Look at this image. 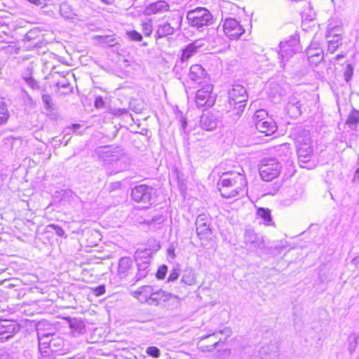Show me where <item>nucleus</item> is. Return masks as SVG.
Returning <instances> with one entry per match:
<instances>
[{
  "mask_svg": "<svg viewBox=\"0 0 359 359\" xmlns=\"http://www.w3.org/2000/svg\"><path fill=\"white\" fill-rule=\"evenodd\" d=\"M280 51L278 53L281 58V66L284 67L285 61H287L292 55L299 50V40L296 36H292L289 41L280 42Z\"/></svg>",
  "mask_w": 359,
  "mask_h": 359,
  "instance_id": "9d476101",
  "label": "nucleus"
},
{
  "mask_svg": "<svg viewBox=\"0 0 359 359\" xmlns=\"http://www.w3.org/2000/svg\"><path fill=\"white\" fill-rule=\"evenodd\" d=\"M127 157L124 154L120 155V156H116L112 155L109 161L116 165V172H118L121 170L125 169L128 166Z\"/></svg>",
  "mask_w": 359,
  "mask_h": 359,
  "instance_id": "c85d7f7f",
  "label": "nucleus"
},
{
  "mask_svg": "<svg viewBox=\"0 0 359 359\" xmlns=\"http://www.w3.org/2000/svg\"><path fill=\"white\" fill-rule=\"evenodd\" d=\"M130 195L132 199L137 203L152 204L155 202L156 191L150 186L137 185L132 189Z\"/></svg>",
  "mask_w": 359,
  "mask_h": 359,
  "instance_id": "6e6552de",
  "label": "nucleus"
},
{
  "mask_svg": "<svg viewBox=\"0 0 359 359\" xmlns=\"http://www.w3.org/2000/svg\"><path fill=\"white\" fill-rule=\"evenodd\" d=\"M271 88V94H279L281 95V91L280 90L279 86L275 82L271 81L269 84Z\"/></svg>",
  "mask_w": 359,
  "mask_h": 359,
  "instance_id": "3c124183",
  "label": "nucleus"
},
{
  "mask_svg": "<svg viewBox=\"0 0 359 359\" xmlns=\"http://www.w3.org/2000/svg\"><path fill=\"white\" fill-rule=\"evenodd\" d=\"M130 109L137 114L141 113L143 106L142 103H136V101H131L129 104Z\"/></svg>",
  "mask_w": 359,
  "mask_h": 359,
  "instance_id": "49530a36",
  "label": "nucleus"
},
{
  "mask_svg": "<svg viewBox=\"0 0 359 359\" xmlns=\"http://www.w3.org/2000/svg\"><path fill=\"white\" fill-rule=\"evenodd\" d=\"M20 325L16 322L0 319V341H4L12 338L20 331Z\"/></svg>",
  "mask_w": 359,
  "mask_h": 359,
  "instance_id": "2eb2a0df",
  "label": "nucleus"
},
{
  "mask_svg": "<svg viewBox=\"0 0 359 359\" xmlns=\"http://www.w3.org/2000/svg\"><path fill=\"white\" fill-rule=\"evenodd\" d=\"M231 334V328L225 327L222 330H216L212 334L202 336L199 341L200 349L203 352L212 351L219 347L221 344H224Z\"/></svg>",
  "mask_w": 359,
  "mask_h": 359,
  "instance_id": "7ed1b4c3",
  "label": "nucleus"
},
{
  "mask_svg": "<svg viewBox=\"0 0 359 359\" xmlns=\"http://www.w3.org/2000/svg\"><path fill=\"white\" fill-rule=\"evenodd\" d=\"M9 117V114L4 102L0 103V126L4 125Z\"/></svg>",
  "mask_w": 359,
  "mask_h": 359,
  "instance_id": "c9c22d12",
  "label": "nucleus"
},
{
  "mask_svg": "<svg viewBox=\"0 0 359 359\" xmlns=\"http://www.w3.org/2000/svg\"><path fill=\"white\" fill-rule=\"evenodd\" d=\"M57 86L61 88H68L69 86V83L68 82H58Z\"/></svg>",
  "mask_w": 359,
  "mask_h": 359,
  "instance_id": "338daca9",
  "label": "nucleus"
},
{
  "mask_svg": "<svg viewBox=\"0 0 359 359\" xmlns=\"http://www.w3.org/2000/svg\"><path fill=\"white\" fill-rule=\"evenodd\" d=\"M35 33L34 31L33 30H31L29 32H28L26 34H25V39L27 40V41H30L32 39L34 38V34Z\"/></svg>",
  "mask_w": 359,
  "mask_h": 359,
  "instance_id": "0e129e2a",
  "label": "nucleus"
},
{
  "mask_svg": "<svg viewBox=\"0 0 359 359\" xmlns=\"http://www.w3.org/2000/svg\"><path fill=\"white\" fill-rule=\"evenodd\" d=\"M169 5L165 1H158L154 3L149 4L145 8V13L147 15H154L168 11Z\"/></svg>",
  "mask_w": 359,
  "mask_h": 359,
  "instance_id": "b1692460",
  "label": "nucleus"
},
{
  "mask_svg": "<svg viewBox=\"0 0 359 359\" xmlns=\"http://www.w3.org/2000/svg\"><path fill=\"white\" fill-rule=\"evenodd\" d=\"M182 15L179 13L171 14L167 20L158 26L155 34L156 39L172 35L181 27Z\"/></svg>",
  "mask_w": 359,
  "mask_h": 359,
  "instance_id": "423d86ee",
  "label": "nucleus"
},
{
  "mask_svg": "<svg viewBox=\"0 0 359 359\" xmlns=\"http://www.w3.org/2000/svg\"><path fill=\"white\" fill-rule=\"evenodd\" d=\"M60 13L65 19H74L76 14L73 12L72 7L67 3H62L60 6Z\"/></svg>",
  "mask_w": 359,
  "mask_h": 359,
  "instance_id": "2f4dec72",
  "label": "nucleus"
},
{
  "mask_svg": "<svg viewBox=\"0 0 359 359\" xmlns=\"http://www.w3.org/2000/svg\"><path fill=\"white\" fill-rule=\"evenodd\" d=\"M219 357H221V356L227 357L231 354V350L229 348H225V349L222 350V351H219Z\"/></svg>",
  "mask_w": 359,
  "mask_h": 359,
  "instance_id": "e2e57ef3",
  "label": "nucleus"
},
{
  "mask_svg": "<svg viewBox=\"0 0 359 359\" xmlns=\"http://www.w3.org/2000/svg\"><path fill=\"white\" fill-rule=\"evenodd\" d=\"M47 231L51 232L53 231H55V234L59 236H63L65 235V231L58 225L51 224L46 226Z\"/></svg>",
  "mask_w": 359,
  "mask_h": 359,
  "instance_id": "ea45409f",
  "label": "nucleus"
},
{
  "mask_svg": "<svg viewBox=\"0 0 359 359\" xmlns=\"http://www.w3.org/2000/svg\"><path fill=\"white\" fill-rule=\"evenodd\" d=\"M359 122V111L356 109H353L349 114L348 118L346 121V123L351 128V129H355L357 126L358 123Z\"/></svg>",
  "mask_w": 359,
  "mask_h": 359,
  "instance_id": "473e14b6",
  "label": "nucleus"
},
{
  "mask_svg": "<svg viewBox=\"0 0 359 359\" xmlns=\"http://www.w3.org/2000/svg\"><path fill=\"white\" fill-rule=\"evenodd\" d=\"M27 1L36 6H40L41 4V0H27Z\"/></svg>",
  "mask_w": 359,
  "mask_h": 359,
  "instance_id": "774afa93",
  "label": "nucleus"
},
{
  "mask_svg": "<svg viewBox=\"0 0 359 359\" xmlns=\"http://www.w3.org/2000/svg\"><path fill=\"white\" fill-rule=\"evenodd\" d=\"M142 31L144 34L146 36H149L152 33V26L149 23H143L142 24Z\"/></svg>",
  "mask_w": 359,
  "mask_h": 359,
  "instance_id": "603ef678",
  "label": "nucleus"
},
{
  "mask_svg": "<svg viewBox=\"0 0 359 359\" xmlns=\"http://www.w3.org/2000/svg\"><path fill=\"white\" fill-rule=\"evenodd\" d=\"M323 59V54L315 55L314 57H310L308 58L309 62L314 65H317L322 62Z\"/></svg>",
  "mask_w": 359,
  "mask_h": 359,
  "instance_id": "8fccbe9b",
  "label": "nucleus"
},
{
  "mask_svg": "<svg viewBox=\"0 0 359 359\" xmlns=\"http://www.w3.org/2000/svg\"><path fill=\"white\" fill-rule=\"evenodd\" d=\"M229 102L233 109L231 116L238 119L245 108L248 95L245 88L241 84H233L228 91Z\"/></svg>",
  "mask_w": 359,
  "mask_h": 359,
  "instance_id": "f03ea898",
  "label": "nucleus"
},
{
  "mask_svg": "<svg viewBox=\"0 0 359 359\" xmlns=\"http://www.w3.org/2000/svg\"><path fill=\"white\" fill-rule=\"evenodd\" d=\"M243 239L245 248L249 250L258 252L265 247L263 237L257 234L252 229H247L245 231Z\"/></svg>",
  "mask_w": 359,
  "mask_h": 359,
  "instance_id": "f8f14e48",
  "label": "nucleus"
},
{
  "mask_svg": "<svg viewBox=\"0 0 359 359\" xmlns=\"http://www.w3.org/2000/svg\"><path fill=\"white\" fill-rule=\"evenodd\" d=\"M105 292V287L104 285H99L94 289V294L96 296H100Z\"/></svg>",
  "mask_w": 359,
  "mask_h": 359,
  "instance_id": "4d7b16f0",
  "label": "nucleus"
},
{
  "mask_svg": "<svg viewBox=\"0 0 359 359\" xmlns=\"http://www.w3.org/2000/svg\"><path fill=\"white\" fill-rule=\"evenodd\" d=\"M104 105V102L101 97H98L95 99V106L96 108H102Z\"/></svg>",
  "mask_w": 359,
  "mask_h": 359,
  "instance_id": "bf43d9fd",
  "label": "nucleus"
},
{
  "mask_svg": "<svg viewBox=\"0 0 359 359\" xmlns=\"http://www.w3.org/2000/svg\"><path fill=\"white\" fill-rule=\"evenodd\" d=\"M301 96L298 95H292L289 97L288 102L286 104L285 109L288 113V114L294 118L298 117L302 114V100Z\"/></svg>",
  "mask_w": 359,
  "mask_h": 359,
  "instance_id": "6ab92c4d",
  "label": "nucleus"
},
{
  "mask_svg": "<svg viewBox=\"0 0 359 359\" xmlns=\"http://www.w3.org/2000/svg\"><path fill=\"white\" fill-rule=\"evenodd\" d=\"M297 154L299 165L302 168L306 167L304 164L311 161L313 154L311 138L309 133H306L304 135L297 137Z\"/></svg>",
  "mask_w": 359,
  "mask_h": 359,
  "instance_id": "39448f33",
  "label": "nucleus"
},
{
  "mask_svg": "<svg viewBox=\"0 0 359 359\" xmlns=\"http://www.w3.org/2000/svg\"><path fill=\"white\" fill-rule=\"evenodd\" d=\"M323 54V51L321 48H318L317 49L307 48L306 49V55L307 57H314L315 55H322Z\"/></svg>",
  "mask_w": 359,
  "mask_h": 359,
  "instance_id": "09e8293b",
  "label": "nucleus"
},
{
  "mask_svg": "<svg viewBox=\"0 0 359 359\" xmlns=\"http://www.w3.org/2000/svg\"><path fill=\"white\" fill-rule=\"evenodd\" d=\"M180 128L184 131V133H187L186 128L187 126V119L184 116H180Z\"/></svg>",
  "mask_w": 359,
  "mask_h": 359,
  "instance_id": "13d9d810",
  "label": "nucleus"
},
{
  "mask_svg": "<svg viewBox=\"0 0 359 359\" xmlns=\"http://www.w3.org/2000/svg\"><path fill=\"white\" fill-rule=\"evenodd\" d=\"M150 250H137L135 252V259L137 265V272L135 276V282L145 278L149 272L150 266Z\"/></svg>",
  "mask_w": 359,
  "mask_h": 359,
  "instance_id": "1a4fd4ad",
  "label": "nucleus"
},
{
  "mask_svg": "<svg viewBox=\"0 0 359 359\" xmlns=\"http://www.w3.org/2000/svg\"><path fill=\"white\" fill-rule=\"evenodd\" d=\"M154 290V288L150 285H144L135 292L134 296L140 301L149 304Z\"/></svg>",
  "mask_w": 359,
  "mask_h": 359,
  "instance_id": "a878e982",
  "label": "nucleus"
},
{
  "mask_svg": "<svg viewBox=\"0 0 359 359\" xmlns=\"http://www.w3.org/2000/svg\"><path fill=\"white\" fill-rule=\"evenodd\" d=\"M213 87L211 84L205 83L196 94L195 102L197 107H212L215 103V98L212 96Z\"/></svg>",
  "mask_w": 359,
  "mask_h": 359,
  "instance_id": "9b49d317",
  "label": "nucleus"
},
{
  "mask_svg": "<svg viewBox=\"0 0 359 359\" xmlns=\"http://www.w3.org/2000/svg\"><path fill=\"white\" fill-rule=\"evenodd\" d=\"M318 48H320V44L318 42L315 41H313L311 43V44L309 45V46L308 47V48H312V49H317Z\"/></svg>",
  "mask_w": 359,
  "mask_h": 359,
  "instance_id": "69168bd1",
  "label": "nucleus"
},
{
  "mask_svg": "<svg viewBox=\"0 0 359 359\" xmlns=\"http://www.w3.org/2000/svg\"><path fill=\"white\" fill-rule=\"evenodd\" d=\"M167 252L168 256L172 259H174L175 257V248L172 245L169 246V248L167 250Z\"/></svg>",
  "mask_w": 359,
  "mask_h": 359,
  "instance_id": "052dcab7",
  "label": "nucleus"
},
{
  "mask_svg": "<svg viewBox=\"0 0 359 359\" xmlns=\"http://www.w3.org/2000/svg\"><path fill=\"white\" fill-rule=\"evenodd\" d=\"M121 184L120 182H114L110 183V184L108 187L109 191L111 192L116 190H118L121 188Z\"/></svg>",
  "mask_w": 359,
  "mask_h": 359,
  "instance_id": "5fc2aeb1",
  "label": "nucleus"
},
{
  "mask_svg": "<svg viewBox=\"0 0 359 359\" xmlns=\"http://www.w3.org/2000/svg\"><path fill=\"white\" fill-rule=\"evenodd\" d=\"M97 41L104 47H112L117 44V41L114 35L97 36Z\"/></svg>",
  "mask_w": 359,
  "mask_h": 359,
  "instance_id": "c756f323",
  "label": "nucleus"
},
{
  "mask_svg": "<svg viewBox=\"0 0 359 359\" xmlns=\"http://www.w3.org/2000/svg\"><path fill=\"white\" fill-rule=\"evenodd\" d=\"M224 172L218 182L219 190L224 198H231L244 193L247 186L243 170L240 166Z\"/></svg>",
  "mask_w": 359,
  "mask_h": 359,
  "instance_id": "f257e3e1",
  "label": "nucleus"
},
{
  "mask_svg": "<svg viewBox=\"0 0 359 359\" xmlns=\"http://www.w3.org/2000/svg\"><path fill=\"white\" fill-rule=\"evenodd\" d=\"M42 101L44 103L45 107L47 110L53 109V103L51 96L47 94L42 95Z\"/></svg>",
  "mask_w": 359,
  "mask_h": 359,
  "instance_id": "79ce46f5",
  "label": "nucleus"
},
{
  "mask_svg": "<svg viewBox=\"0 0 359 359\" xmlns=\"http://www.w3.org/2000/svg\"><path fill=\"white\" fill-rule=\"evenodd\" d=\"M167 271H168V266L166 265H161V266H159V268L156 272V278L159 280L163 279L165 277Z\"/></svg>",
  "mask_w": 359,
  "mask_h": 359,
  "instance_id": "a18cd8bd",
  "label": "nucleus"
},
{
  "mask_svg": "<svg viewBox=\"0 0 359 359\" xmlns=\"http://www.w3.org/2000/svg\"><path fill=\"white\" fill-rule=\"evenodd\" d=\"M146 353L153 358H158L160 356V350L156 346L148 347Z\"/></svg>",
  "mask_w": 359,
  "mask_h": 359,
  "instance_id": "de8ad7c7",
  "label": "nucleus"
},
{
  "mask_svg": "<svg viewBox=\"0 0 359 359\" xmlns=\"http://www.w3.org/2000/svg\"><path fill=\"white\" fill-rule=\"evenodd\" d=\"M32 69H33V67L32 65H29L25 72L23 73L22 76H32Z\"/></svg>",
  "mask_w": 359,
  "mask_h": 359,
  "instance_id": "680f3d73",
  "label": "nucleus"
},
{
  "mask_svg": "<svg viewBox=\"0 0 359 359\" xmlns=\"http://www.w3.org/2000/svg\"><path fill=\"white\" fill-rule=\"evenodd\" d=\"M206 74L205 70L201 65H194L189 69V77L192 81L201 85L205 84L207 81Z\"/></svg>",
  "mask_w": 359,
  "mask_h": 359,
  "instance_id": "aec40b11",
  "label": "nucleus"
},
{
  "mask_svg": "<svg viewBox=\"0 0 359 359\" xmlns=\"http://www.w3.org/2000/svg\"><path fill=\"white\" fill-rule=\"evenodd\" d=\"M196 233L200 239H209L212 231L210 225V217L205 213L200 214L196 220Z\"/></svg>",
  "mask_w": 359,
  "mask_h": 359,
  "instance_id": "ddd939ff",
  "label": "nucleus"
},
{
  "mask_svg": "<svg viewBox=\"0 0 359 359\" xmlns=\"http://www.w3.org/2000/svg\"><path fill=\"white\" fill-rule=\"evenodd\" d=\"M133 271V260L130 257H123L119 259L118 276L120 278H126Z\"/></svg>",
  "mask_w": 359,
  "mask_h": 359,
  "instance_id": "412c9836",
  "label": "nucleus"
},
{
  "mask_svg": "<svg viewBox=\"0 0 359 359\" xmlns=\"http://www.w3.org/2000/svg\"><path fill=\"white\" fill-rule=\"evenodd\" d=\"M255 128L259 132L265 133L266 135L273 134L277 129L276 123L270 118H267L262 122H257Z\"/></svg>",
  "mask_w": 359,
  "mask_h": 359,
  "instance_id": "5701e85b",
  "label": "nucleus"
},
{
  "mask_svg": "<svg viewBox=\"0 0 359 359\" xmlns=\"http://www.w3.org/2000/svg\"><path fill=\"white\" fill-rule=\"evenodd\" d=\"M69 326L73 336H78L85 333L86 325L84 321L78 318H69Z\"/></svg>",
  "mask_w": 359,
  "mask_h": 359,
  "instance_id": "393cba45",
  "label": "nucleus"
},
{
  "mask_svg": "<svg viewBox=\"0 0 359 359\" xmlns=\"http://www.w3.org/2000/svg\"><path fill=\"white\" fill-rule=\"evenodd\" d=\"M127 35L132 41H140L142 39V36L135 30L127 32Z\"/></svg>",
  "mask_w": 359,
  "mask_h": 359,
  "instance_id": "37998d69",
  "label": "nucleus"
},
{
  "mask_svg": "<svg viewBox=\"0 0 359 359\" xmlns=\"http://www.w3.org/2000/svg\"><path fill=\"white\" fill-rule=\"evenodd\" d=\"M330 36V35H327V38L329 39ZM341 45L342 38L339 35L335 34L332 39H327V51L334 53Z\"/></svg>",
  "mask_w": 359,
  "mask_h": 359,
  "instance_id": "cd10ccee",
  "label": "nucleus"
},
{
  "mask_svg": "<svg viewBox=\"0 0 359 359\" xmlns=\"http://www.w3.org/2000/svg\"><path fill=\"white\" fill-rule=\"evenodd\" d=\"M39 341H41L47 338H50L55 334L53 328L50 324L45 321H39L36 327Z\"/></svg>",
  "mask_w": 359,
  "mask_h": 359,
  "instance_id": "4be33fe9",
  "label": "nucleus"
},
{
  "mask_svg": "<svg viewBox=\"0 0 359 359\" xmlns=\"http://www.w3.org/2000/svg\"><path fill=\"white\" fill-rule=\"evenodd\" d=\"M186 18L191 27L198 29L209 26L214 22V18L211 13L203 7H197L189 11L187 13Z\"/></svg>",
  "mask_w": 359,
  "mask_h": 359,
  "instance_id": "20e7f679",
  "label": "nucleus"
},
{
  "mask_svg": "<svg viewBox=\"0 0 359 359\" xmlns=\"http://www.w3.org/2000/svg\"><path fill=\"white\" fill-rule=\"evenodd\" d=\"M43 345H47L53 352L60 351L64 346V341L57 335H53L48 341H43Z\"/></svg>",
  "mask_w": 359,
  "mask_h": 359,
  "instance_id": "bb28decb",
  "label": "nucleus"
},
{
  "mask_svg": "<svg viewBox=\"0 0 359 359\" xmlns=\"http://www.w3.org/2000/svg\"><path fill=\"white\" fill-rule=\"evenodd\" d=\"M267 112L264 109H259L255 111L253 115V122L255 126L257 122H262L267 118Z\"/></svg>",
  "mask_w": 359,
  "mask_h": 359,
  "instance_id": "e433bc0d",
  "label": "nucleus"
},
{
  "mask_svg": "<svg viewBox=\"0 0 359 359\" xmlns=\"http://www.w3.org/2000/svg\"><path fill=\"white\" fill-rule=\"evenodd\" d=\"M257 215L262 218L264 221V223L266 225H271L272 219L271 215V211L268 208H259L257 210Z\"/></svg>",
  "mask_w": 359,
  "mask_h": 359,
  "instance_id": "72a5a7b5",
  "label": "nucleus"
},
{
  "mask_svg": "<svg viewBox=\"0 0 359 359\" xmlns=\"http://www.w3.org/2000/svg\"><path fill=\"white\" fill-rule=\"evenodd\" d=\"M197 46L194 43H191L184 50L182 54V60L189 59L196 51Z\"/></svg>",
  "mask_w": 359,
  "mask_h": 359,
  "instance_id": "4c0bfd02",
  "label": "nucleus"
},
{
  "mask_svg": "<svg viewBox=\"0 0 359 359\" xmlns=\"http://www.w3.org/2000/svg\"><path fill=\"white\" fill-rule=\"evenodd\" d=\"M279 151L283 152L285 156H290L291 154L290 149L287 144H281L279 147Z\"/></svg>",
  "mask_w": 359,
  "mask_h": 359,
  "instance_id": "6e6d98bb",
  "label": "nucleus"
},
{
  "mask_svg": "<svg viewBox=\"0 0 359 359\" xmlns=\"http://www.w3.org/2000/svg\"><path fill=\"white\" fill-rule=\"evenodd\" d=\"M219 123V116L217 114L208 111L204 112L200 119L201 127L208 131L215 130Z\"/></svg>",
  "mask_w": 359,
  "mask_h": 359,
  "instance_id": "a211bd4d",
  "label": "nucleus"
},
{
  "mask_svg": "<svg viewBox=\"0 0 359 359\" xmlns=\"http://www.w3.org/2000/svg\"><path fill=\"white\" fill-rule=\"evenodd\" d=\"M279 353L278 346L276 344H271L263 346L259 351V355H251L245 359H278Z\"/></svg>",
  "mask_w": 359,
  "mask_h": 359,
  "instance_id": "f3484780",
  "label": "nucleus"
},
{
  "mask_svg": "<svg viewBox=\"0 0 359 359\" xmlns=\"http://www.w3.org/2000/svg\"><path fill=\"white\" fill-rule=\"evenodd\" d=\"M353 74V67L351 64H348L346 67L344 76L346 83H348Z\"/></svg>",
  "mask_w": 359,
  "mask_h": 359,
  "instance_id": "a19ab883",
  "label": "nucleus"
},
{
  "mask_svg": "<svg viewBox=\"0 0 359 359\" xmlns=\"http://www.w3.org/2000/svg\"><path fill=\"white\" fill-rule=\"evenodd\" d=\"M169 300L177 302L178 297L162 290H154L148 304L150 306H158L160 305H163Z\"/></svg>",
  "mask_w": 359,
  "mask_h": 359,
  "instance_id": "dca6fc26",
  "label": "nucleus"
},
{
  "mask_svg": "<svg viewBox=\"0 0 359 359\" xmlns=\"http://www.w3.org/2000/svg\"><path fill=\"white\" fill-rule=\"evenodd\" d=\"M22 79L25 80L26 83L33 90L39 89V83L32 76H22Z\"/></svg>",
  "mask_w": 359,
  "mask_h": 359,
  "instance_id": "58836bf2",
  "label": "nucleus"
},
{
  "mask_svg": "<svg viewBox=\"0 0 359 359\" xmlns=\"http://www.w3.org/2000/svg\"><path fill=\"white\" fill-rule=\"evenodd\" d=\"M81 126L79 123L72 124L71 126L67 127L65 129V133L67 135H70L72 133H76V134H80V133L78 132V130L81 128Z\"/></svg>",
  "mask_w": 359,
  "mask_h": 359,
  "instance_id": "c03bdc74",
  "label": "nucleus"
},
{
  "mask_svg": "<svg viewBox=\"0 0 359 359\" xmlns=\"http://www.w3.org/2000/svg\"><path fill=\"white\" fill-rule=\"evenodd\" d=\"M179 276H180V270L177 269H174L170 272V273L168 276V282L174 281L178 278Z\"/></svg>",
  "mask_w": 359,
  "mask_h": 359,
  "instance_id": "864d4df0",
  "label": "nucleus"
},
{
  "mask_svg": "<svg viewBox=\"0 0 359 359\" xmlns=\"http://www.w3.org/2000/svg\"><path fill=\"white\" fill-rule=\"evenodd\" d=\"M359 341V335L356 333L351 334L348 337V351L350 355L355 351Z\"/></svg>",
  "mask_w": 359,
  "mask_h": 359,
  "instance_id": "7c9ffc66",
  "label": "nucleus"
},
{
  "mask_svg": "<svg viewBox=\"0 0 359 359\" xmlns=\"http://www.w3.org/2000/svg\"><path fill=\"white\" fill-rule=\"evenodd\" d=\"M225 35L230 39H238L245 32L239 22L234 18H226L223 23Z\"/></svg>",
  "mask_w": 359,
  "mask_h": 359,
  "instance_id": "4468645a",
  "label": "nucleus"
},
{
  "mask_svg": "<svg viewBox=\"0 0 359 359\" xmlns=\"http://www.w3.org/2000/svg\"><path fill=\"white\" fill-rule=\"evenodd\" d=\"M281 170L280 162L275 158L264 159L259 168L261 178L269 182L279 176Z\"/></svg>",
  "mask_w": 359,
  "mask_h": 359,
  "instance_id": "0eeeda50",
  "label": "nucleus"
},
{
  "mask_svg": "<svg viewBox=\"0 0 359 359\" xmlns=\"http://www.w3.org/2000/svg\"><path fill=\"white\" fill-rule=\"evenodd\" d=\"M181 282L187 285H192L196 283L195 274L192 270L184 271Z\"/></svg>",
  "mask_w": 359,
  "mask_h": 359,
  "instance_id": "f704fd0d",
  "label": "nucleus"
}]
</instances>
